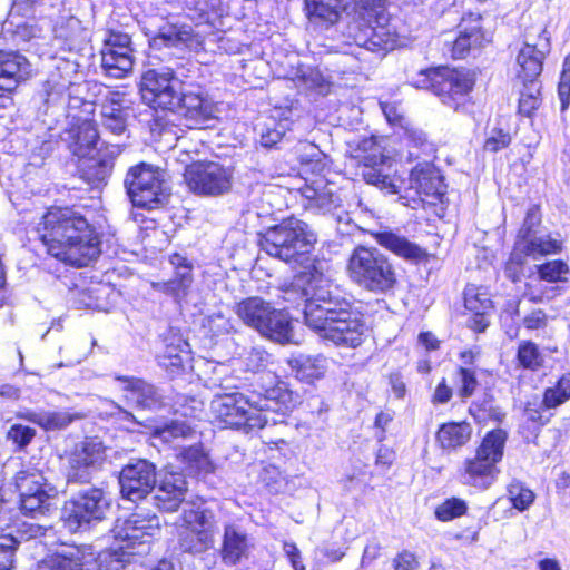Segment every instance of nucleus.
Returning a JSON list of instances; mask_svg holds the SVG:
<instances>
[{
  "mask_svg": "<svg viewBox=\"0 0 570 570\" xmlns=\"http://www.w3.org/2000/svg\"><path fill=\"white\" fill-rule=\"evenodd\" d=\"M38 233L48 254L71 266H87L101 253L96 228L69 207L50 208L42 216Z\"/></svg>",
  "mask_w": 570,
  "mask_h": 570,
  "instance_id": "f257e3e1",
  "label": "nucleus"
},
{
  "mask_svg": "<svg viewBox=\"0 0 570 570\" xmlns=\"http://www.w3.org/2000/svg\"><path fill=\"white\" fill-rule=\"evenodd\" d=\"M306 312V325L337 346L356 347L363 342L366 325L361 313L335 285L321 287Z\"/></svg>",
  "mask_w": 570,
  "mask_h": 570,
  "instance_id": "f03ea898",
  "label": "nucleus"
},
{
  "mask_svg": "<svg viewBox=\"0 0 570 570\" xmlns=\"http://www.w3.org/2000/svg\"><path fill=\"white\" fill-rule=\"evenodd\" d=\"M346 272L352 283L374 294H387L397 283L392 262L376 247H355L348 257Z\"/></svg>",
  "mask_w": 570,
  "mask_h": 570,
  "instance_id": "7ed1b4c3",
  "label": "nucleus"
},
{
  "mask_svg": "<svg viewBox=\"0 0 570 570\" xmlns=\"http://www.w3.org/2000/svg\"><path fill=\"white\" fill-rule=\"evenodd\" d=\"M316 242L317 235L308 224L296 217H288L268 227L261 235L259 246L271 257L292 263L308 253Z\"/></svg>",
  "mask_w": 570,
  "mask_h": 570,
  "instance_id": "20e7f679",
  "label": "nucleus"
},
{
  "mask_svg": "<svg viewBox=\"0 0 570 570\" xmlns=\"http://www.w3.org/2000/svg\"><path fill=\"white\" fill-rule=\"evenodd\" d=\"M507 432L492 430L482 440L473 456L466 458L460 470V481L480 490L489 489L498 479V463L502 460Z\"/></svg>",
  "mask_w": 570,
  "mask_h": 570,
  "instance_id": "39448f33",
  "label": "nucleus"
},
{
  "mask_svg": "<svg viewBox=\"0 0 570 570\" xmlns=\"http://www.w3.org/2000/svg\"><path fill=\"white\" fill-rule=\"evenodd\" d=\"M214 419L225 428L242 430L245 433L263 429L268 419L256 409L255 401L243 393H217L210 402Z\"/></svg>",
  "mask_w": 570,
  "mask_h": 570,
  "instance_id": "423d86ee",
  "label": "nucleus"
},
{
  "mask_svg": "<svg viewBox=\"0 0 570 570\" xmlns=\"http://www.w3.org/2000/svg\"><path fill=\"white\" fill-rule=\"evenodd\" d=\"M180 519L178 543L184 552L199 554L214 546L217 521L213 510L186 503Z\"/></svg>",
  "mask_w": 570,
  "mask_h": 570,
  "instance_id": "0eeeda50",
  "label": "nucleus"
},
{
  "mask_svg": "<svg viewBox=\"0 0 570 570\" xmlns=\"http://www.w3.org/2000/svg\"><path fill=\"white\" fill-rule=\"evenodd\" d=\"M474 82V73L470 70L439 67L421 71L415 86L431 90L444 105L456 109Z\"/></svg>",
  "mask_w": 570,
  "mask_h": 570,
  "instance_id": "6e6552de",
  "label": "nucleus"
},
{
  "mask_svg": "<svg viewBox=\"0 0 570 570\" xmlns=\"http://www.w3.org/2000/svg\"><path fill=\"white\" fill-rule=\"evenodd\" d=\"M109 501L100 488L90 487L73 494L61 510L63 527L71 533L87 531L100 522L109 509Z\"/></svg>",
  "mask_w": 570,
  "mask_h": 570,
  "instance_id": "1a4fd4ad",
  "label": "nucleus"
},
{
  "mask_svg": "<svg viewBox=\"0 0 570 570\" xmlns=\"http://www.w3.org/2000/svg\"><path fill=\"white\" fill-rule=\"evenodd\" d=\"M14 483L23 514L32 518L45 515L56 505L58 491L46 480L40 470L35 468L20 470L16 474Z\"/></svg>",
  "mask_w": 570,
  "mask_h": 570,
  "instance_id": "9d476101",
  "label": "nucleus"
},
{
  "mask_svg": "<svg viewBox=\"0 0 570 570\" xmlns=\"http://www.w3.org/2000/svg\"><path fill=\"white\" fill-rule=\"evenodd\" d=\"M125 186L136 207L153 209L169 196L164 174L144 163L129 169L125 178Z\"/></svg>",
  "mask_w": 570,
  "mask_h": 570,
  "instance_id": "9b49d317",
  "label": "nucleus"
},
{
  "mask_svg": "<svg viewBox=\"0 0 570 570\" xmlns=\"http://www.w3.org/2000/svg\"><path fill=\"white\" fill-rule=\"evenodd\" d=\"M180 83L177 68L164 66L148 69L140 80L141 98L154 109H173L178 105Z\"/></svg>",
  "mask_w": 570,
  "mask_h": 570,
  "instance_id": "f8f14e48",
  "label": "nucleus"
},
{
  "mask_svg": "<svg viewBox=\"0 0 570 570\" xmlns=\"http://www.w3.org/2000/svg\"><path fill=\"white\" fill-rule=\"evenodd\" d=\"M106 458V448L98 438H85L76 443L67 458L68 483H89Z\"/></svg>",
  "mask_w": 570,
  "mask_h": 570,
  "instance_id": "ddd939ff",
  "label": "nucleus"
},
{
  "mask_svg": "<svg viewBox=\"0 0 570 570\" xmlns=\"http://www.w3.org/2000/svg\"><path fill=\"white\" fill-rule=\"evenodd\" d=\"M185 181L196 194L217 196L230 188L232 173L215 161L193 163L185 169Z\"/></svg>",
  "mask_w": 570,
  "mask_h": 570,
  "instance_id": "4468645a",
  "label": "nucleus"
},
{
  "mask_svg": "<svg viewBox=\"0 0 570 570\" xmlns=\"http://www.w3.org/2000/svg\"><path fill=\"white\" fill-rule=\"evenodd\" d=\"M410 189L417 195L416 198L407 199L401 196L403 205L417 208L423 204L434 205L441 202L446 191L443 176L439 169L431 163H419L410 174Z\"/></svg>",
  "mask_w": 570,
  "mask_h": 570,
  "instance_id": "2eb2a0df",
  "label": "nucleus"
},
{
  "mask_svg": "<svg viewBox=\"0 0 570 570\" xmlns=\"http://www.w3.org/2000/svg\"><path fill=\"white\" fill-rule=\"evenodd\" d=\"M101 67L110 78L121 79L131 72L134 49L131 37L120 31H110L101 49Z\"/></svg>",
  "mask_w": 570,
  "mask_h": 570,
  "instance_id": "dca6fc26",
  "label": "nucleus"
},
{
  "mask_svg": "<svg viewBox=\"0 0 570 570\" xmlns=\"http://www.w3.org/2000/svg\"><path fill=\"white\" fill-rule=\"evenodd\" d=\"M156 466L144 459L130 461L119 474L124 499L136 502L145 499L156 487Z\"/></svg>",
  "mask_w": 570,
  "mask_h": 570,
  "instance_id": "f3484780",
  "label": "nucleus"
},
{
  "mask_svg": "<svg viewBox=\"0 0 570 570\" xmlns=\"http://www.w3.org/2000/svg\"><path fill=\"white\" fill-rule=\"evenodd\" d=\"M361 176L373 186L386 194H399L403 179L396 176L395 164L392 158L384 156L377 148L361 157Z\"/></svg>",
  "mask_w": 570,
  "mask_h": 570,
  "instance_id": "a211bd4d",
  "label": "nucleus"
},
{
  "mask_svg": "<svg viewBox=\"0 0 570 570\" xmlns=\"http://www.w3.org/2000/svg\"><path fill=\"white\" fill-rule=\"evenodd\" d=\"M333 285L325 277L322 264L313 262L311 266H307L294 277L291 285L284 291V299L292 306H298L301 303H304V321L306 322V312L309 303L315 297L314 294L321 287L331 291Z\"/></svg>",
  "mask_w": 570,
  "mask_h": 570,
  "instance_id": "6ab92c4d",
  "label": "nucleus"
},
{
  "mask_svg": "<svg viewBox=\"0 0 570 570\" xmlns=\"http://www.w3.org/2000/svg\"><path fill=\"white\" fill-rule=\"evenodd\" d=\"M160 519L156 514L132 513L121 524H117L114 532L115 538L126 546L134 549L136 546L142 547L160 534Z\"/></svg>",
  "mask_w": 570,
  "mask_h": 570,
  "instance_id": "aec40b11",
  "label": "nucleus"
},
{
  "mask_svg": "<svg viewBox=\"0 0 570 570\" xmlns=\"http://www.w3.org/2000/svg\"><path fill=\"white\" fill-rule=\"evenodd\" d=\"M180 114L189 128H204L217 118L218 108L200 88L181 91L178 96Z\"/></svg>",
  "mask_w": 570,
  "mask_h": 570,
  "instance_id": "412c9836",
  "label": "nucleus"
},
{
  "mask_svg": "<svg viewBox=\"0 0 570 570\" xmlns=\"http://www.w3.org/2000/svg\"><path fill=\"white\" fill-rule=\"evenodd\" d=\"M254 546V539L239 522L224 524L219 556L225 566L234 567L248 559Z\"/></svg>",
  "mask_w": 570,
  "mask_h": 570,
  "instance_id": "4be33fe9",
  "label": "nucleus"
},
{
  "mask_svg": "<svg viewBox=\"0 0 570 570\" xmlns=\"http://www.w3.org/2000/svg\"><path fill=\"white\" fill-rule=\"evenodd\" d=\"M550 43L547 30L542 29L537 42L527 41L517 56V78L523 83L539 82L543 60L549 52Z\"/></svg>",
  "mask_w": 570,
  "mask_h": 570,
  "instance_id": "5701e85b",
  "label": "nucleus"
},
{
  "mask_svg": "<svg viewBox=\"0 0 570 570\" xmlns=\"http://www.w3.org/2000/svg\"><path fill=\"white\" fill-rule=\"evenodd\" d=\"M30 77L31 65L23 55L0 50V98L11 100V95Z\"/></svg>",
  "mask_w": 570,
  "mask_h": 570,
  "instance_id": "b1692460",
  "label": "nucleus"
},
{
  "mask_svg": "<svg viewBox=\"0 0 570 570\" xmlns=\"http://www.w3.org/2000/svg\"><path fill=\"white\" fill-rule=\"evenodd\" d=\"M116 380L129 405L141 410H158L164 405V395L149 382L135 376H117Z\"/></svg>",
  "mask_w": 570,
  "mask_h": 570,
  "instance_id": "393cba45",
  "label": "nucleus"
},
{
  "mask_svg": "<svg viewBox=\"0 0 570 570\" xmlns=\"http://www.w3.org/2000/svg\"><path fill=\"white\" fill-rule=\"evenodd\" d=\"M47 530L40 524L22 522L0 534V570H10L13 567L16 550L22 542L38 539Z\"/></svg>",
  "mask_w": 570,
  "mask_h": 570,
  "instance_id": "a878e982",
  "label": "nucleus"
},
{
  "mask_svg": "<svg viewBox=\"0 0 570 570\" xmlns=\"http://www.w3.org/2000/svg\"><path fill=\"white\" fill-rule=\"evenodd\" d=\"M299 193L302 206L315 214L334 213L341 206V197L335 191V186L324 179L305 184L299 188Z\"/></svg>",
  "mask_w": 570,
  "mask_h": 570,
  "instance_id": "bb28decb",
  "label": "nucleus"
},
{
  "mask_svg": "<svg viewBox=\"0 0 570 570\" xmlns=\"http://www.w3.org/2000/svg\"><path fill=\"white\" fill-rule=\"evenodd\" d=\"M155 488V505L159 510L174 512L185 501L188 484L183 473L166 471L161 474L158 485Z\"/></svg>",
  "mask_w": 570,
  "mask_h": 570,
  "instance_id": "cd10ccee",
  "label": "nucleus"
},
{
  "mask_svg": "<svg viewBox=\"0 0 570 570\" xmlns=\"http://www.w3.org/2000/svg\"><path fill=\"white\" fill-rule=\"evenodd\" d=\"M155 49L176 48L198 51L203 48L202 36L194 32L190 26L166 24L150 40Z\"/></svg>",
  "mask_w": 570,
  "mask_h": 570,
  "instance_id": "c85d7f7f",
  "label": "nucleus"
},
{
  "mask_svg": "<svg viewBox=\"0 0 570 570\" xmlns=\"http://www.w3.org/2000/svg\"><path fill=\"white\" fill-rule=\"evenodd\" d=\"M125 94L107 90L100 104L101 126L115 136L127 129L128 106Z\"/></svg>",
  "mask_w": 570,
  "mask_h": 570,
  "instance_id": "c756f323",
  "label": "nucleus"
},
{
  "mask_svg": "<svg viewBox=\"0 0 570 570\" xmlns=\"http://www.w3.org/2000/svg\"><path fill=\"white\" fill-rule=\"evenodd\" d=\"M371 235L381 247L405 261L420 263L428 258V253L424 248L409 240L399 230L384 228L371 232Z\"/></svg>",
  "mask_w": 570,
  "mask_h": 570,
  "instance_id": "7c9ffc66",
  "label": "nucleus"
},
{
  "mask_svg": "<svg viewBox=\"0 0 570 570\" xmlns=\"http://www.w3.org/2000/svg\"><path fill=\"white\" fill-rule=\"evenodd\" d=\"M98 130L92 120H80L73 124L66 132L63 140L68 149L79 159L86 158L96 151Z\"/></svg>",
  "mask_w": 570,
  "mask_h": 570,
  "instance_id": "2f4dec72",
  "label": "nucleus"
},
{
  "mask_svg": "<svg viewBox=\"0 0 570 570\" xmlns=\"http://www.w3.org/2000/svg\"><path fill=\"white\" fill-rule=\"evenodd\" d=\"M480 16L470 14L469 19L463 18L460 24V33L453 42L452 57L464 58L471 49L481 48L490 39L480 24Z\"/></svg>",
  "mask_w": 570,
  "mask_h": 570,
  "instance_id": "473e14b6",
  "label": "nucleus"
},
{
  "mask_svg": "<svg viewBox=\"0 0 570 570\" xmlns=\"http://www.w3.org/2000/svg\"><path fill=\"white\" fill-rule=\"evenodd\" d=\"M299 395L288 389L285 382L265 389L263 397L255 401L256 409L267 416V412L286 413L299 403Z\"/></svg>",
  "mask_w": 570,
  "mask_h": 570,
  "instance_id": "72a5a7b5",
  "label": "nucleus"
},
{
  "mask_svg": "<svg viewBox=\"0 0 570 570\" xmlns=\"http://www.w3.org/2000/svg\"><path fill=\"white\" fill-rule=\"evenodd\" d=\"M92 559L94 553L85 548L69 547L39 560L36 570H83Z\"/></svg>",
  "mask_w": 570,
  "mask_h": 570,
  "instance_id": "f704fd0d",
  "label": "nucleus"
},
{
  "mask_svg": "<svg viewBox=\"0 0 570 570\" xmlns=\"http://www.w3.org/2000/svg\"><path fill=\"white\" fill-rule=\"evenodd\" d=\"M344 0H304L308 21L328 28L338 22L344 10Z\"/></svg>",
  "mask_w": 570,
  "mask_h": 570,
  "instance_id": "c9c22d12",
  "label": "nucleus"
},
{
  "mask_svg": "<svg viewBox=\"0 0 570 570\" xmlns=\"http://www.w3.org/2000/svg\"><path fill=\"white\" fill-rule=\"evenodd\" d=\"M291 373L301 382L313 383L324 376L327 361L322 355L298 354L287 360Z\"/></svg>",
  "mask_w": 570,
  "mask_h": 570,
  "instance_id": "e433bc0d",
  "label": "nucleus"
},
{
  "mask_svg": "<svg viewBox=\"0 0 570 570\" xmlns=\"http://www.w3.org/2000/svg\"><path fill=\"white\" fill-rule=\"evenodd\" d=\"M271 303L261 297H249L236 305V314L248 326L257 332L267 331L266 320L273 311Z\"/></svg>",
  "mask_w": 570,
  "mask_h": 570,
  "instance_id": "4c0bfd02",
  "label": "nucleus"
},
{
  "mask_svg": "<svg viewBox=\"0 0 570 570\" xmlns=\"http://www.w3.org/2000/svg\"><path fill=\"white\" fill-rule=\"evenodd\" d=\"M355 43L370 51H387L395 46L394 35L385 27L376 22V26L367 24L353 36Z\"/></svg>",
  "mask_w": 570,
  "mask_h": 570,
  "instance_id": "58836bf2",
  "label": "nucleus"
},
{
  "mask_svg": "<svg viewBox=\"0 0 570 570\" xmlns=\"http://www.w3.org/2000/svg\"><path fill=\"white\" fill-rule=\"evenodd\" d=\"M171 264L178 266L174 278L164 283H154L153 287L175 297H183L193 283L191 267L179 255L173 256Z\"/></svg>",
  "mask_w": 570,
  "mask_h": 570,
  "instance_id": "ea45409f",
  "label": "nucleus"
},
{
  "mask_svg": "<svg viewBox=\"0 0 570 570\" xmlns=\"http://www.w3.org/2000/svg\"><path fill=\"white\" fill-rule=\"evenodd\" d=\"M18 419L35 423L46 431H56L67 428L72 422V416L63 411H18Z\"/></svg>",
  "mask_w": 570,
  "mask_h": 570,
  "instance_id": "a19ab883",
  "label": "nucleus"
},
{
  "mask_svg": "<svg viewBox=\"0 0 570 570\" xmlns=\"http://www.w3.org/2000/svg\"><path fill=\"white\" fill-rule=\"evenodd\" d=\"M472 428L468 422H449L440 426L436 441L444 450H456L469 442Z\"/></svg>",
  "mask_w": 570,
  "mask_h": 570,
  "instance_id": "79ce46f5",
  "label": "nucleus"
},
{
  "mask_svg": "<svg viewBox=\"0 0 570 570\" xmlns=\"http://www.w3.org/2000/svg\"><path fill=\"white\" fill-rule=\"evenodd\" d=\"M112 167L114 163L110 158H104L98 154L81 158L78 166L81 177L91 185L106 180Z\"/></svg>",
  "mask_w": 570,
  "mask_h": 570,
  "instance_id": "37998d69",
  "label": "nucleus"
},
{
  "mask_svg": "<svg viewBox=\"0 0 570 570\" xmlns=\"http://www.w3.org/2000/svg\"><path fill=\"white\" fill-rule=\"evenodd\" d=\"M267 331H261L263 336L281 344L293 342V327L288 314L284 309L273 308L266 320Z\"/></svg>",
  "mask_w": 570,
  "mask_h": 570,
  "instance_id": "c03bdc74",
  "label": "nucleus"
},
{
  "mask_svg": "<svg viewBox=\"0 0 570 570\" xmlns=\"http://www.w3.org/2000/svg\"><path fill=\"white\" fill-rule=\"evenodd\" d=\"M189 360L188 344L178 338L177 344L166 345L164 353L158 356V364L168 374L176 375L184 370Z\"/></svg>",
  "mask_w": 570,
  "mask_h": 570,
  "instance_id": "a18cd8bd",
  "label": "nucleus"
},
{
  "mask_svg": "<svg viewBox=\"0 0 570 570\" xmlns=\"http://www.w3.org/2000/svg\"><path fill=\"white\" fill-rule=\"evenodd\" d=\"M296 79L307 90L323 96L330 91V81L317 68L309 66L299 67L296 72Z\"/></svg>",
  "mask_w": 570,
  "mask_h": 570,
  "instance_id": "49530a36",
  "label": "nucleus"
},
{
  "mask_svg": "<svg viewBox=\"0 0 570 570\" xmlns=\"http://www.w3.org/2000/svg\"><path fill=\"white\" fill-rule=\"evenodd\" d=\"M568 400H570V373L563 374L553 386L546 389L542 405L546 409H556Z\"/></svg>",
  "mask_w": 570,
  "mask_h": 570,
  "instance_id": "de8ad7c7",
  "label": "nucleus"
},
{
  "mask_svg": "<svg viewBox=\"0 0 570 570\" xmlns=\"http://www.w3.org/2000/svg\"><path fill=\"white\" fill-rule=\"evenodd\" d=\"M533 259L561 250V243L550 237H528L518 239Z\"/></svg>",
  "mask_w": 570,
  "mask_h": 570,
  "instance_id": "09e8293b",
  "label": "nucleus"
},
{
  "mask_svg": "<svg viewBox=\"0 0 570 570\" xmlns=\"http://www.w3.org/2000/svg\"><path fill=\"white\" fill-rule=\"evenodd\" d=\"M464 306L470 312H491L493 304L484 287L470 284L464 289Z\"/></svg>",
  "mask_w": 570,
  "mask_h": 570,
  "instance_id": "8fccbe9b",
  "label": "nucleus"
},
{
  "mask_svg": "<svg viewBox=\"0 0 570 570\" xmlns=\"http://www.w3.org/2000/svg\"><path fill=\"white\" fill-rule=\"evenodd\" d=\"M135 552L126 548L125 544L118 549L104 551L98 554V569L99 570H124L126 564L129 562L130 556Z\"/></svg>",
  "mask_w": 570,
  "mask_h": 570,
  "instance_id": "3c124183",
  "label": "nucleus"
},
{
  "mask_svg": "<svg viewBox=\"0 0 570 570\" xmlns=\"http://www.w3.org/2000/svg\"><path fill=\"white\" fill-rule=\"evenodd\" d=\"M517 361L521 367L537 371L543 365L544 357L535 343L522 341L518 347Z\"/></svg>",
  "mask_w": 570,
  "mask_h": 570,
  "instance_id": "603ef678",
  "label": "nucleus"
},
{
  "mask_svg": "<svg viewBox=\"0 0 570 570\" xmlns=\"http://www.w3.org/2000/svg\"><path fill=\"white\" fill-rule=\"evenodd\" d=\"M181 460L189 473L202 474L212 470L210 461L200 446H189L181 452Z\"/></svg>",
  "mask_w": 570,
  "mask_h": 570,
  "instance_id": "864d4df0",
  "label": "nucleus"
},
{
  "mask_svg": "<svg viewBox=\"0 0 570 570\" xmlns=\"http://www.w3.org/2000/svg\"><path fill=\"white\" fill-rule=\"evenodd\" d=\"M530 255L522 247L519 240L515 242L514 248L505 264V274L512 282H519L524 275V266Z\"/></svg>",
  "mask_w": 570,
  "mask_h": 570,
  "instance_id": "5fc2aeb1",
  "label": "nucleus"
},
{
  "mask_svg": "<svg viewBox=\"0 0 570 570\" xmlns=\"http://www.w3.org/2000/svg\"><path fill=\"white\" fill-rule=\"evenodd\" d=\"M81 31V22L73 16L60 17L53 27L55 37L67 42H72Z\"/></svg>",
  "mask_w": 570,
  "mask_h": 570,
  "instance_id": "6e6d98bb",
  "label": "nucleus"
},
{
  "mask_svg": "<svg viewBox=\"0 0 570 570\" xmlns=\"http://www.w3.org/2000/svg\"><path fill=\"white\" fill-rule=\"evenodd\" d=\"M468 511L466 502L460 498H450L435 509V517L443 522L464 515Z\"/></svg>",
  "mask_w": 570,
  "mask_h": 570,
  "instance_id": "4d7b16f0",
  "label": "nucleus"
},
{
  "mask_svg": "<svg viewBox=\"0 0 570 570\" xmlns=\"http://www.w3.org/2000/svg\"><path fill=\"white\" fill-rule=\"evenodd\" d=\"M156 433L164 442L173 443L179 439L189 438L194 434V431L186 422L173 421L158 428Z\"/></svg>",
  "mask_w": 570,
  "mask_h": 570,
  "instance_id": "13d9d810",
  "label": "nucleus"
},
{
  "mask_svg": "<svg viewBox=\"0 0 570 570\" xmlns=\"http://www.w3.org/2000/svg\"><path fill=\"white\" fill-rule=\"evenodd\" d=\"M540 105V83L523 85L520 92L519 111L525 116H530Z\"/></svg>",
  "mask_w": 570,
  "mask_h": 570,
  "instance_id": "bf43d9fd",
  "label": "nucleus"
},
{
  "mask_svg": "<svg viewBox=\"0 0 570 570\" xmlns=\"http://www.w3.org/2000/svg\"><path fill=\"white\" fill-rule=\"evenodd\" d=\"M538 268L540 278L550 283L566 282L570 274L569 266L562 261H551Z\"/></svg>",
  "mask_w": 570,
  "mask_h": 570,
  "instance_id": "052dcab7",
  "label": "nucleus"
},
{
  "mask_svg": "<svg viewBox=\"0 0 570 570\" xmlns=\"http://www.w3.org/2000/svg\"><path fill=\"white\" fill-rule=\"evenodd\" d=\"M508 493L513 507L519 511L527 510L534 500V493L518 481L509 485Z\"/></svg>",
  "mask_w": 570,
  "mask_h": 570,
  "instance_id": "680f3d73",
  "label": "nucleus"
},
{
  "mask_svg": "<svg viewBox=\"0 0 570 570\" xmlns=\"http://www.w3.org/2000/svg\"><path fill=\"white\" fill-rule=\"evenodd\" d=\"M35 436V429L19 423L12 424L7 432V439L11 441L18 450L26 449Z\"/></svg>",
  "mask_w": 570,
  "mask_h": 570,
  "instance_id": "e2e57ef3",
  "label": "nucleus"
},
{
  "mask_svg": "<svg viewBox=\"0 0 570 570\" xmlns=\"http://www.w3.org/2000/svg\"><path fill=\"white\" fill-rule=\"evenodd\" d=\"M456 380L460 385L459 395L462 399H468L472 396L478 386L475 372L469 367L461 365L456 370Z\"/></svg>",
  "mask_w": 570,
  "mask_h": 570,
  "instance_id": "0e129e2a",
  "label": "nucleus"
},
{
  "mask_svg": "<svg viewBox=\"0 0 570 570\" xmlns=\"http://www.w3.org/2000/svg\"><path fill=\"white\" fill-rule=\"evenodd\" d=\"M470 412L479 420L491 419L499 422L504 416V413L492 404L491 399H485L481 404L473 403Z\"/></svg>",
  "mask_w": 570,
  "mask_h": 570,
  "instance_id": "69168bd1",
  "label": "nucleus"
},
{
  "mask_svg": "<svg viewBox=\"0 0 570 570\" xmlns=\"http://www.w3.org/2000/svg\"><path fill=\"white\" fill-rule=\"evenodd\" d=\"M558 96L561 104V110L564 111L570 104V55L563 62V69L558 86Z\"/></svg>",
  "mask_w": 570,
  "mask_h": 570,
  "instance_id": "338daca9",
  "label": "nucleus"
},
{
  "mask_svg": "<svg viewBox=\"0 0 570 570\" xmlns=\"http://www.w3.org/2000/svg\"><path fill=\"white\" fill-rule=\"evenodd\" d=\"M511 142V136L503 129H493L490 136L485 139L484 149L490 153H497L507 148Z\"/></svg>",
  "mask_w": 570,
  "mask_h": 570,
  "instance_id": "774afa93",
  "label": "nucleus"
}]
</instances>
